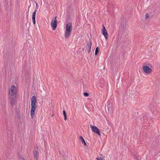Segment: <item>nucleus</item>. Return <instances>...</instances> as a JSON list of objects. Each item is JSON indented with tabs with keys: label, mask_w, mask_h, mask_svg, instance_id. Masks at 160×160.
I'll use <instances>...</instances> for the list:
<instances>
[{
	"label": "nucleus",
	"mask_w": 160,
	"mask_h": 160,
	"mask_svg": "<svg viewBox=\"0 0 160 160\" xmlns=\"http://www.w3.org/2000/svg\"><path fill=\"white\" fill-rule=\"evenodd\" d=\"M37 102L36 98L35 96H33L31 98V110L30 114L31 118H33L35 114V110L36 107V103Z\"/></svg>",
	"instance_id": "nucleus-1"
},
{
	"label": "nucleus",
	"mask_w": 160,
	"mask_h": 160,
	"mask_svg": "<svg viewBox=\"0 0 160 160\" xmlns=\"http://www.w3.org/2000/svg\"><path fill=\"white\" fill-rule=\"evenodd\" d=\"M72 30V24L69 22L67 23L66 25V29L65 32V37L66 38H68L71 34Z\"/></svg>",
	"instance_id": "nucleus-2"
},
{
	"label": "nucleus",
	"mask_w": 160,
	"mask_h": 160,
	"mask_svg": "<svg viewBox=\"0 0 160 160\" xmlns=\"http://www.w3.org/2000/svg\"><path fill=\"white\" fill-rule=\"evenodd\" d=\"M56 17H54L51 22V25L53 30H55L57 27L58 21L56 19Z\"/></svg>",
	"instance_id": "nucleus-3"
},
{
	"label": "nucleus",
	"mask_w": 160,
	"mask_h": 160,
	"mask_svg": "<svg viewBox=\"0 0 160 160\" xmlns=\"http://www.w3.org/2000/svg\"><path fill=\"white\" fill-rule=\"evenodd\" d=\"M35 3L36 4V7L35 8V11H34V12L32 13V22L34 24H35V16H36L37 10L38 8V3L36 2H35Z\"/></svg>",
	"instance_id": "nucleus-4"
},
{
	"label": "nucleus",
	"mask_w": 160,
	"mask_h": 160,
	"mask_svg": "<svg viewBox=\"0 0 160 160\" xmlns=\"http://www.w3.org/2000/svg\"><path fill=\"white\" fill-rule=\"evenodd\" d=\"M90 127L92 131L98 134L99 136H101L100 130L97 127L91 125Z\"/></svg>",
	"instance_id": "nucleus-5"
},
{
	"label": "nucleus",
	"mask_w": 160,
	"mask_h": 160,
	"mask_svg": "<svg viewBox=\"0 0 160 160\" xmlns=\"http://www.w3.org/2000/svg\"><path fill=\"white\" fill-rule=\"evenodd\" d=\"M127 26L126 21H125L124 22L121 21V25L119 27V30L121 31H124L126 28Z\"/></svg>",
	"instance_id": "nucleus-6"
},
{
	"label": "nucleus",
	"mask_w": 160,
	"mask_h": 160,
	"mask_svg": "<svg viewBox=\"0 0 160 160\" xmlns=\"http://www.w3.org/2000/svg\"><path fill=\"white\" fill-rule=\"evenodd\" d=\"M17 92L16 87L14 85H12L9 90L8 94H17Z\"/></svg>",
	"instance_id": "nucleus-7"
},
{
	"label": "nucleus",
	"mask_w": 160,
	"mask_h": 160,
	"mask_svg": "<svg viewBox=\"0 0 160 160\" xmlns=\"http://www.w3.org/2000/svg\"><path fill=\"white\" fill-rule=\"evenodd\" d=\"M143 70L144 72L147 74H149L152 72V69L151 68L147 66H143Z\"/></svg>",
	"instance_id": "nucleus-8"
},
{
	"label": "nucleus",
	"mask_w": 160,
	"mask_h": 160,
	"mask_svg": "<svg viewBox=\"0 0 160 160\" xmlns=\"http://www.w3.org/2000/svg\"><path fill=\"white\" fill-rule=\"evenodd\" d=\"M102 33L104 36L105 39H108V34L106 28L104 25L103 26V27L102 29Z\"/></svg>",
	"instance_id": "nucleus-9"
},
{
	"label": "nucleus",
	"mask_w": 160,
	"mask_h": 160,
	"mask_svg": "<svg viewBox=\"0 0 160 160\" xmlns=\"http://www.w3.org/2000/svg\"><path fill=\"white\" fill-rule=\"evenodd\" d=\"M89 42H87V45L88 46V53H89L90 52L91 50V48L92 46V42L91 39H89Z\"/></svg>",
	"instance_id": "nucleus-10"
},
{
	"label": "nucleus",
	"mask_w": 160,
	"mask_h": 160,
	"mask_svg": "<svg viewBox=\"0 0 160 160\" xmlns=\"http://www.w3.org/2000/svg\"><path fill=\"white\" fill-rule=\"evenodd\" d=\"M108 111L110 113H112V112L114 109L112 107V104L109 103L108 105Z\"/></svg>",
	"instance_id": "nucleus-11"
},
{
	"label": "nucleus",
	"mask_w": 160,
	"mask_h": 160,
	"mask_svg": "<svg viewBox=\"0 0 160 160\" xmlns=\"http://www.w3.org/2000/svg\"><path fill=\"white\" fill-rule=\"evenodd\" d=\"M10 104L12 106H13L16 102V98H9Z\"/></svg>",
	"instance_id": "nucleus-12"
},
{
	"label": "nucleus",
	"mask_w": 160,
	"mask_h": 160,
	"mask_svg": "<svg viewBox=\"0 0 160 160\" xmlns=\"http://www.w3.org/2000/svg\"><path fill=\"white\" fill-rule=\"evenodd\" d=\"M38 148L37 147L35 148L34 151L33 153V156L34 158H36L38 154Z\"/></svg>",
	"instance_id": "nucleus-13"
},
{
	"label": "nucleus",
	"mask_w": 160,
	"mask_h": 160,
	"mask_svg": "<svg viewBox=\"0 0 160 160\" xmlns=\"http://www.w3.org/2000/svg\"><path fill=\"white\" fill-rule=\"evenodd\" d=\"M79 138L81 140L82 143V144H84V145L86 146L87 143L85 142V140L83 138V137L82 136H80Z\"/></svg>",
	"instance_id": "nucleus-14"
},
{
	"label": "nucleus",
	"mask_w": 160,
	"mask_h": 160,
	"mask_svg": "<svg viewBox=\"0 0 160 160\" xmlns=\"http://www.w3.org/2000/svg\"><path fill=\"white\" fill-rule=\"evenodd\" d=\"M17 94H8L9 98H16Z\"/></svg>",
	"instance_id": "nucleus-15"
},
{
	"label": "nucleus",
	"mask_w": 160,
	"mask_h": 160,
	"mask_svg": "<svg viewBox=\"0 0 160 160\" xmlns=\"http://www.w3.org/2000/svg\"><path fill=\"white\" fill-rule=\"evenodd\" d=\"M63 113L64 116V119L65 120H66L67 119V114L66 112L64 109H63Z\"/></svg>",
	"instance_id": "nucleus-16"
},
{
	"label": "nucleus",
	"mask_w": 160,
	"mask_h": 160,
	"mask_svg": "<svg viewBox=\"0 0 160 160\" xmlns=\"http://www.w3.org/2000/svg\"><path fill=\"white\" fill-rule=\"evenodd\" d=\"M99 52V48L98 47H97L95 51V55L96 56L98 53Z\"/></svg>",
	"instance_id": "nucleus-17"
},
{
	"label": "nucleus",
	"mask_w": 160,
	"mask_h": 160,
	"mask_svg": "<svg viewBox=\"0 0 160 160\" xmlns=\"http://www.w3.org/2000/svg\"><path fill=\"white\" fill-rule=\"evenodd\" d=\"M84 96L85 97H88L89 96V94L87 92H85L83 93Z\"/></svg>",
	"instance_id": "nucleus-18"
},
{
	"label": "nucleus",
	"mask_w": 160,
	"mask_h": 160,
	"mask_svg": "<svg viewBox=\"0 0 160 160\" xmlns=\"http://www.w3.org/2000/svg\"><path fill=\"white\" fill-rule=\"evenodd\" d=\"M96 159L97 160H102L103 158L102 157H100V158H97Z\"/></svg>",
	"instance_id": "nucleus-19"
},
{
	"label": "nucleus",
	"mask_w": 160,
	"mask_h": 160,
	"mask_svg": "<svg viewBox=\"0 0 160 160\" xmlns=\"http://www.w3.org/2000/svg\"><path fill=\"white\" fill-rule=\"evenodd\" d=\"M149 15L148 13H147L145 15L146 18H147L149 17Z\"/></svg>",
	"instance_id": "nucleus-20"
},
{
	"label": "nucleus",
	"mask_w": 160,
	"mask_h": 160,
	"mask_svg": "<svg viewBox=\"0 0 160 160\" xmlns=\"http://www.w3.org/2000/svg\"><path fill=\"white\" fill-rule=\"evenodd\" d=\"M85 48H88V46L87 45V44Z\"/></svg>",
	"instance_id": "nucleus-21"
},
{
	"label": "nucleus",
	"mask_w": 160,
	"mask_h": 160,
	"mask_svg": "<svg viewBox=\"0 0 160 160\" xmlns=\"http://www.w3.org/2000/svg\"><path fill=\"white\" fill-rule=\"evenodd\" d=\"M83 50H84V48H82V50L83 51Z\"/></svg>",
	"instance_id": "nucleus-22"
},
{
	"label": "nucleus",
	"mask_w": 160,
	"mask_h": 160,
	"mask_svg": "<svg viewBox=\"0 0 160 160\" xmlns=\"http://www.w3.org/2000/svg\"><path fill=\"white\" fill-rule=\"evenodd\" d=\"M144 122H147V121H144Z\"/></svg>",
	"instance_id": "nucleus-23"
},
{
	"label": "nucleus",
	"mask_w": 160,
	"mask_h": 160,
	"mask_svg": "<svg viewBox=\"0 0 160 160\" xmlns=\"http://www.w3.org/2000/svg\"><path fill=\"white\" fill-rule=\"evenodd\" d=\"M23 160H25L24 159H23Z\"/></svg>",
	"instance_id": "nucleus-24"
}]
</instances>
